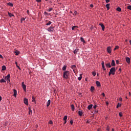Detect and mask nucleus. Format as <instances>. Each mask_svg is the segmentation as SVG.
Masks as SVG:
<instances>
[{"instance_id": "f257e3e1", "label": "nucleus", "mask_w": 131, "mask_h": 131, "mask_svg": "<svg viewBox=\"0 0 131 131\" xmlns=\"http://www.w3.org/2000/svg\"><path fill=\"white\" fill-rule=\"evenodd\" d=\"M115 71H116V69H115V68H114V67L110 69V71L108 73L109 76H110V75H111V74H112L113 75H114V74H115Z\"/></svg>"}, {"instance_id": "f03ea898", "label": "nucleus", "mask_w": 131, "mask_h": 131, "mask_svg": "<svg viewBox=\"0 0 131 131\" xmlns=\"http://www.w3.org/2000/svg\"><path fill=\"white\" fill-rule=\"evenodd\" d=\"M68 75H69V71H66L63 73V78H66V79H67V78H68Z\"/></svg>"}, {"instance_id": "7ed1b4c3", "label": "nucleus", "mask_w": 131, "mask_h": 131, "mask_svg": "<svg viewBox=\"0 0 131 131\" xmlns=\"http://www.w3.org/2000/svg\"><path fill=\"white\" fill-rule=\"evenodd\" d=\"M107 53H108V54H111L112 52V48H111V47L109 46L107 48V50H106Z\"/></svg>"}, {"instance_id": "20e7f679", "label": "nucleus", "mask_w": 131, "mask_h": 131, "mask_svg": "<svg viewBox=\"0 0 131 131\" xmlns=\"http://www.w3.org/2000/svg\"><path fill=\"white\" fill-rule=\"evenodd\" d=\"M47 30L49 32H54V27H49Z\"/></svg>"}, {"instance_id": "39448f33", "label": "nucleus", "mask_w": 131, "mask_h": 131, "mask_svg": "<svg viewBox=\"0 0 131 131\" xmlns=\"http://www.w3.org/2000/svg\"><path fill=\"white\" fill-rule=\"evenodd\" d=\"M21 86L24 91H25V92H26V85L24 84V82H23L21 83Z\"/></svg>"}, {"instance_id": "423d86ee", "label": "nucleus", "mask_w": 131, "mask_h": 131, "mask_svg": "<svg viewBox=\"0 0 131 131\" xmlns=\"http://www.w3.org/2000/svg\"><path fill=\"white\" fill-rule=\"evenodd\" d=\"M24 104H25L26 105L28 106V105H29V104H28V99L24 98Z\"/></svg>"}, {"instance_id": "0eeeda50", "label": "nucleus", "mask_w": 131, "mask_h": 131, "mask_svg": "<svg viewBox=\"0 0 131 131\" xmlns=\"http://www.w3.org/2000/svg\"><path fill=\"white\" fill-rule=\"evenodd\" d=\"M101 65H102L103 70L104 71L106 70V68H105V63H104V61H102Z\"/></svg>"}, {"instance_id": "6e6552de", "label": "nucleus", "mask_w": 131, "mask_h": 131, "mask_svg": "<svg viewBox=\"0 0 131 131\" xmlns=\"http://www.w3.org/2000/svg\"><path fill=\"white\" fill-rule=\"evenodd\" d=\"M10 74H8L7 75V76L5 77V79L7 80V81H10Z\"/></svg>"}, {"instance_id": "1a4fd4ad", "label": "nucleus", "mask_w": 131, "mask_h": 131, "mask_svg": "<svg viewBox=\"0 0 131 131\" xmlns=\"http://www.w3.org/2000/svg\"><path fill=\"white\" fill-rule=\"evenodd\" d=\"M13 93H14V94H13L14 97H15V98H16L17 97V90H16V89H14Z\"/></svg>"}, {"instance_id": "9d476101", "label": "nucleus", "mask_w": 131, "mask_h": 131, "mask_svg": "<svg viewBox=\"0 0 131 131\" xmlns=\"http://www.w3.org/2000/svg\"><path fill=\"white\" fill-rule=\"evenodd\" d=\"M126 61L128 64H129L130 63V58L129 57H126Z\"/></svg>"}, {"instance_id": "9b49d317", "label": "nucleus", "mask_w": 131, "mask_h": 131, "mask_svg": "<svg viewBox=\"0 0 131 131\" xmlns=\"http://www.w3.org/2000/svg\"><path fill=\"white\" fill-rule=\"evenodd\" d=\"M29 115L32 114V110H31V107H29Z\"/></svg>"}, {"instance_id": "f8f14e48", "label": "nucleus", "mask_w": 131, "mask_h": 131, "mask_svg": "<svg viewBox=\"0 0 131 131\" xmlns=\"http://www.w3.org/2000/svg\"><path fill=\"white\" fill-rule=\"evenodd\" d=\"M99 25L101 27L103 31H104V29H105V26H104L102 23L99 24Z\"/></svg>"}, {"instance_id": "ddd939ff", "label": "nucleus", "mask_w": 131, "mask_h": 131, "mask_svg": "<svg viewBox=\"0 0 131 131\" xmlns=\"http://www.w3.org/2000/svg\"><path fill=\"white\" fill-rule=\"evenodd\" d=\"M96 84L97 86H101V83L99 81H96Z\"/></svg>"}, {"instance_id": "4468645a", "label": "nucleus", "mask_w": 131, "mask_h": 131, "mask_svg": "<svg viewBox=\"0 0 131 131\" xmlns=\"http://www.w3.org/2000/svg\"><path fill=\"white\" fill-rule=\"evenodd\" d=\"M92 108H93V104H90V105H88V110H91L92 109Z\"/></svg>"}, {"instance_id": "2eb2a0df", "label": "nucleus", "mask_w": 131, "mask_h": 131, "mask_svg": "<svg viewBox=\"0 0 131 131\" xmlns=\"http://www.w3.org/2000/svg\"><path fill=\"white\" fill-rule=\"evenodd\" d=\"M51 105V100H49L47 103V107H49Z\"/></svg>"}, {"instance_id": "dca6fc26", "label": "nucleus", "mask_w": 131, "mask_h": 131, "mask_svg": "<svg viewBox=\"0 0 131 131\" xmlns=\"http://www.w3.org/2000/svg\"><path fill=\"white\" fill-rule=\"evenodd\" d=\"M71 107L72 111H74L75 110V107H74V105L71 104Z\"/></svg>"}, {"instance_id": "f3484780", "label": "nucleus", "mask_w": 131, "mask_h": 131, "mask_svg": "<svg viewBox=\"0 0 131 131\" xmlns=\"http://www.w3.org/2000/svg\"><path fill=\"white\" fill-rule=\"evenodd\" d=\"M105 66L106 67H108V68H111V64H110V62H109L108 63H106Z\"/></svg>"}, {"instance_id": "a211bd4d", "label": "nucleus", "mask_w": 131, "mask_h": 131, "mask_svg": "<svg viewBox=\"0 0 131 131\" xmlns=\"http://www.w3.org/2000/svg\"><path fill=\"white\" fill-rule=\"evenodd\" d=\"M80 40L81 41H82V42H83V43H85V40H84V39L83 38V37H81L80 38Z\"/></svg>"}, {"instance_id": "6ab92c4d", "label": "nucleus", "mask_w": 131, "mask_h": 131, "mask_svg": "<svg viewBox=\"0 0 131 131\" xmlns=\"http://www.w3.org/2000/svg\"><path fill=\"white\" fill-rule=\"evenodd\" d=\"M111 66H115V61H114V60H112Z\"/></svg>"}, {"instance_id": "aec40b11", "label": "nucleus", "mask_w": 131, "mask_h": 131, "mask_svg": "<svg viewBox=\"0 0 131 131\" xmlns=\"http://www.w3.org/2000/svg\"><path fill=\"white\" fill-rule=\"evenodd\" d=\"M78 114L79 116H82V114H83L82 111H79Z\"/></svg>"}, {"instance_id": "412c9836", "label": "nucleus", "mask_w": 131, "mask_h": 131, "mask_svg": "<svg viewBox=\"0 0 131 131\" xmlns=\"http://www.w3.org/2000/svg\"><path fill=\"white\" fill-rule=\"evenodd\" d=\"M106 7L107 10L110 9V4H107L106 5Z\"/></svg>"}, {"instance_id": "4be33fe9", "label": "nucleus", "mask_w": 131, "mask_h": 131, "mask_svg": "<svg viewBox=\"0 0 131 131\" xmlns=\"http://www.w3.org/2000/svg\"><path fill=\"white\" fill-rule=\"evenodd\" d=\"M79 51V49H75V50H74L73 53L74 54H76L78 53Z\"/></svg>"}, {"instance_id": "5701e85b", "label": "nucleus", "mask_w": 131, "mask_h": 131, "mask_svg": "<svg viewBox=\"0 0 131 131\" xmlns=\"http://www.w3.org/2000/svg\"><path fill=\"white\" fill-rule=\"evenodd\" d=\"M26 19V17L24 18V17H22L20 19V23H23V21H25V19Z\"/></svg>"}, {"instance_id": "b1692460", "label": "nucleus", "mask_w": 131, "mask_h": 131, "mask_svg": "<svg viewBox=\"0 0 131 131\" xmlns=\"http://www.w3.org/2000/svg\"><path fill=\"white\" fill-rule=\"evenodd\" d=\"M67 68V66L64 65L63 67H62V70L63 71H65L66 70V69Z\"/></svg>"}, {"instance_id": "393cba45", "label": "nucleus", "mask_w": 131, "mask_h": 131, "mask_svg": "<svg viewBox=\"0 0 131 131\" xmlns=\"http://www.w3.org/2000/svg\"><path fill=\"white\" fill-rule=\"evenodd\" d=\"M82 78V74H80L79 77L78 78V80H81Z\"/></svg>"}, {"instance_id": "a878e982", "label": "nucleus", "mask_w": 131, "mask_h": 131, "mask_svg": "<svg viewBox=\"0 0 131 131\" xmlns=\"http://www.w3.org/2000/svg\"><path fill=\"white\" fill-rule=\"evenodd\" d=\"M8 13L9 17H14V14H12L11 13L8 12Z\"/></svg>"}, {"instance_id": "bb28decb", "label": "nucleus", "mask_w": 131, "mask_h": 131, "mask_svg": "<svg viewBox=\"0 0 131 131\" xmlns=\"http://www.w3.org/2000/svg\"><path fill=\"white\" fill-rule=\"evenodd\" d=\"M91 91L92 93H93V92H94V91H95V87H94L93 86H91Z\"/></svg>"}, {"instance_id": "cd10ccee", "label": "nucleus", "mask_w": 131, "mask_h": 131, "mask_svg": "<svg viewBox=\"0 0 131 131\" xmlns=\"http://www.w3.org/2000/svg\"><path fill=\"white\" fill-rule=\"evenodd\" d=\"M47 11H48V12H51V11H53V8H49V9H47Z\"/></svg>"}, {"instance_id": "c85d7f7f", "label": "nucleus", "mask_w": 131, "mask_h": 131, "mask_svg": "<svg viewBox=\"0 0 131 131\" xmlns=\"http://www.w3.org/2000/svg\"><path fill=\"white\" fill-rule=\"evenodd\" d=\"M6 69H7V68L6 67V66H2V70L5 71V70H6Z\"/></svg>"}, {"instance_id": "c756f323", "label": "nucleus", "mask_w": 131, "mask_h": 131, "mask_svg": "<svg viewBox=\"0 0 131 131\" xmlns=\"http://www.w3.org/2000/svg\"><path fill=\"white\" fill-rule=\"evenodd\" d=\"M0 82H1V83L3 82H6V81L5 79H2L1 80H0Z\"/></svg>"}, {"instance_id": "7c9ffc66", "label": "nucleus", "mask_w": 131, "mask_h": 131, "mask_svg": "<svg viewBox=\"0 0 131 131\" xmlns=\"http://www.w3.org/2000/svg\"><path fill=\"white\" fill-rule=\"evenodd\" d=\"M7 5H8V6H9L10 7H13V4L12 3H8V4H7Z\"/></svg>"}, {"instance_id": "2f4dec72", "label": "nucleus", "mask_w": 131, "mask_h": 131, "mask_svg": "<svg viewBox=\"0 0 131 131\" xmlns=\"http://www.w3.org/2000/svg\"><path fill=\"white\" fill-rule=\"evenodd\" d=\"M14 53H15L16 56H18V55H19L20 54V52H19V51H15V52H14Z\"/></svg>"}, {"instance_id": "473e14b6", "label": "nucleus", "mask_w": 131, "mask_h": 131, "mask_svg": "<svg viewBox=\"0 0 131 131\" xmlns=\"http://www.w3.org/2000/svg\"><path fill=\"white\" fill-rule=\"evenodd\" d=\"M52 24V22L51 21H49L47 24V26H49V25H51Z\"/></svg>"}, {"instance_id": "72a5a7b5", "label": "nucleus", "mask_w": 131, "mask_h": 131, "mask_svg": "<svg viewBox=\"0 0 131 131\" xmlns=\"http://www.w3.org/2000/svg\"><path fill=\"white\" fill-rule=\"evenodd\" d=\"M117 11H118V12H120L121 11V8H120V7L117 8Z\"/></svg>"}, {"instance_id": "f704fd0d", "label": "nucleus", "mask_w": 131, "mask_h": 131, "mask_svg": "<svg viewBox=\"0 0 131 131\" xmlns=\"http://www.w3.org/2000/svg\"><path fill=\"white\" fill-rule=\"evenodd\" d=\"M118 49H119V46H117L115 47L114 50L115 51L116 50H118Z\"/></svg>"}, {"instance_id": "c9c22d12", "label": "nucleus", "mask_w": 131, "mask_h": 131, "mask_svg": "<svg viewBox=\"0 0 131 131\" xmlns=\"http://www.w3.org/2000/svg\"><path fill=\"white\" fill-rule=\"evenodd\" d=\"M67 116H64V118H63V120L64 121H67Z\"/></svg>"}, {"instance_id": "e433bc0d", "label": "nucleus", "mask_w": 131, "mask_h": 131, "mask_svg": "<svg viewBox=\"0 0 131 131\" xmlns=\"http://www.w3.org/2000/svg\"><path fill=\"white\" fill-rule=\"evenodd\" d=\"M119 107H121V104L118 103V104L117 105V108H119Z\"/></svg>"}, {"instance_id": "4c0bfd02", "label": "nucleus", "mask_w": 131, "mask_h": 131, "mask_svg": "<svg viewBox=\"0 0 131 131\" xmlns=\"http://www.w3.org/2000/svg\"><path fill=\"white\" fill-rule=\"evenodd\" d=\"M96 74H97V73H96V72H92V75H93V76H96Z\"/></svg>"}, {"instance_id": "58836bf2", "label": "nucleus", "mask_w": 131, "mask_h": 131, "mask_svg": "<svg viewBox=\"0 0 131 131\" xmlns=\"http://www.w3.org/2000/svg\"><path fill=\"white\" fill-rule=\"evenodd\" d=\"M74 68H76V66L75 65H72V69H74Z\"/></svg>"}, {"instance_id": "ea45409f", "label": "nucleus", "mask_w": 131, "mask_h": 131, "mask_svg": "<svg viewBox=\"0 0 131 131\" xmlns=\"http://www.w3.org/2000/svg\"><path fill=\"white\" fill-rule=\"evenodd\" d=\"M119 115L120 117H122V113L121 112L119 113Z\"/></svg>"}, {"instance_id": "a19ab883", "label": "nucleus", "mask_w": 131, "mask_h": 131, "mask_svg": "<svg viewBox=\"0 0 131 131\" xmlns=\"http://www.w3.org/2000/svg\"><path fill=\"white\" fill-rule=\"evenodd\" d=\"M75 27H77V26H73V27L72 28V30H74V29H75Z\"/></svg>"}, {"instance_id": "79ce46f5", "label": "nucleus", "mask_w": 131, "mask_h": 131, "mask_svg": "<svg viewBox=\"0 0 131 131\" xmlns=\"http://www.w3.org/2000/svg\"><path fill=\"white\" fill-rule=\"evenodd\" d=\"M106 130H107V131L110 130V128H109V126H107V127H106Z\"/></svg>"}, {"instance_id": "37998d69", "label": "nucleus", "mask_w": 131, "mask_h": 131, "mask_svg": "<svg viewBox=\"0 0 131 131\" xmlns=\"http://www.w3.org/2000/svg\"><path fill=\"white\" fill-rule=\"evenodd\" d=\"M78 12L77 11H74L73 15H77Z\"/></svg>"}, {"instance_id": "c03bdc74", "label": "nucleus", "mask_w": 131, "mask_h": 131, "mask_svg": "<svg viewBox=\"0 0 131 131\" xmlns=\"http://www.w3.org/2000/svg\"><path fill=\"white\" fill-rule=\"evenodd\" d=\"M119 100L120 102H122V98L120 97L119 99Z\"/></svg>"}, {"instance_id": "a18cd8bd", "label": "nucleus", "mask_w": 131, "mask_h": 131, "mask_svg": "<svg viewBox=\"0 0 131 131\" xmlns=\"http://www.w3.org/2000/svg\"><path fill=\"white\" fill-rule=\"evenodd\" d=\"M36 2H37V3H41V0H36Z\"/></svg>"}, {"instance_id": "49530a36", "label": "nucleus", "mask_w": 131, "mask_h": 131, "mask_svg": "<svg viewBox=\"0 0 131 131\" xmlns=\"http://www.w3.org/2000/svg\"><path fill=\"white\" fill-rule=\"evenodd\" d=\"M127 9H128V10H131V6H128L127 7Z\"/></svg>"}, {"instance_id": "de8ad7c7", "label": "nucleus", "mask_w": 131, "mask_h": 131, "mask_svg": "<svg viewBox=\"0 0 131 131\" xmlns=\"http://www.w3.org/2000/svg\"><path fill=\"white\" fill-rule=\"evenodd\" d=\"M49 124H53V121H52V120L50 121Z\"/></svg>"}, {"instance_id": "09e8293b", "label": "nucleus", "mask_w": 131, "mask_h": 131, "mask_svg": "<svg viewBox=\"0 0 131 131\" xmlns=\"http://www.w3.org/2000/svg\"><path fill=\"white\" fill-rule=\"evenodd\" d=\"M110 2V0H105V2L106 3V4H108V3H109Z\"/></svg>"}, {"instance_id": "8fccbe9b", "label": "nucleus", "mask_w": 131, "mask_h": 131, "mask_svg": "<svg viewBox=\"0 0 131 131\" xmlns=\"http://www.w3.org/2000/svg\"><path fill=\"white\" fill-rule=\"evenodd\" d=\"M70 123H71V125H73V121L71 120L70 121Z\"/></svg>"}, {"instance_id": "3c124183", "label": "nucleus", "mask_w": 131, "mask_h": 131, "mask_svg": "<svg viewBox=\"0 0 131 131\" xmlns=\"http://www.w3.org/2000/svg\"><path fill=\"white\" fill-rule=\"evenodd\" d=\"M90 122H91V121H90L89 120L86 121V123H90Z\"/></svg>"}, {"instance_id": "603ef678", "label": "nucleus", "mask_w": 131, "mask_h": 131, "mask_svg": "<svg viewBox=\"0 0 131 131\" xmlns=\"http://www.w3.org/2000/svg\"><path fill=\"white\" fill-rule=\"evenodd\" d=\"M16 67L19 69V70H21V68L18 66H17Z\"/></svg>"}, {"instance_id": "864d4df0", "label": "nucleus", "mask_w": 131, "mask_h": 131, "mask_svg": "<svg viewBox=\"0 0 131 131\" xmlns=\"http://www.w3.org/2000/svg\"><path fill=\"white\" fill-rule=\"evenodd\" d=\"M116 64H119V61L118 60H116Z\"/></svg>"}, {"instance_id": "5fc2aeb1", "label": "nucleus", "mask_w": 131, "mask_h": 131, "mask_svg": "<svg viewBox=\"0 0 131 131\" xmlns=\"http://www.w3.org/2000/svg\"><path fill=\"white\" fill-rule=\"evenodd\" d=\"M93 108L94 109H96V108H97V105H95L94 106H93Z\"/></svg>"}, {"instance_id": "6e6d98bb", "label": "nucleus", "mask_w": 131, "mask_h": 131, "mask_svg": "<svg viewBox=\"0 0 131 131\" xmlns=\"http://www.w3.org/2000/svg\"><path fill=\"white\" fill-rule=\"evenodd\" d=\"M90 7H91V8H93L94 7V5L91 4Z\"/></svg>"}, {"instance_id": "4d7b16f0", "label": "nucleus", "mask_w": 131, "mask_h": 131, "mask_svg": "<svg viewBox=\"0 0 131 131\" xmlns=\"http://www.w3.org/2000/svg\"><path fill=\"white\" fill-rule=\"evenodd\" d=\"M15 64H16V66H18V62L17 61H15Z\"/></svg>"}, {"instance_id": "13d9d810", "label": "nucleus", "mask_w": 131, "mask_h": 131, "mask_svg": "<svg viewBox=\"0 0 131 131\" xmlns=\"http://www.w3.org/2000/svg\"><path fill=\"white\" fill-rule=\"evenodd\" d=\"M44 14H45V15H48V12H47L45 11V12H44Z\"/></svg>"}, {"instance_id": "bf43d9fd", "label": "nucleus", "mask_w": 131, "mask_h": 131, "mask_svg": "<svg viewBox=\"0 0 131 131\" xmlns=\"http://www.w3.org/2000/svg\"><path fill=\"white\" fill-rule=\"evenodd\" d=\"M0 58H1L2 59H3V55H2L1 54H0Z\"/></svg>"}, {"instance_id": "052dcab7", "label": "nucleus", "mask_w": 131, "mask_h": 131, "mask_svg": "<svg viewBox=\"0 0 131 131\" xmlns=\"http://www.w3.org/2000/svg\"><path fill=\"white\" fill-rule=\"evenodd\" d=\"M119 71H120V72H121V68L119 69Z\"/></svg>"}, {"instance_id": "680f3d73", "label": "nucleus", "mask_w": 131, "mask_h": 131, "mask_svg": "<svg viewBox=\"0 0 131 131\" xmlns=\"http://www.w3.org/2000/svg\"><path fill=\"white\" fill-rule=\"evenodd\" d=\"M102 96H103V97H105V93H103L102 94Z\"/></svg>"}, {"instance_id": "e2e57ef3", "label": "nucleus", "mask_w": 131, "mask_h": 131, "mask_svg": "<svg viewBox=\"0 0 131 131\" xmlns=\"http://www.w3.org/2000/svg\"><path fill=\"white\" fill-rule=\"evenodd\" d=\"M32 102H35V99H32Z\"/></svg>"}, {"instance_id": "0e129e2a", "label": "nucleus", "mask_w": 131, "mask_h": 131, "mask_svg": "<svg viewBox=\"0 0 131 131\" xmlns=\"http://www.w3.org/2000/svg\"><path fill=\"white\" fill-rule=\"evenodd\" d=\"M67 122V121H64V124H66Z\"/></svg>"}, {"instance_id": "69168bd1", "label": "nucleus", "mask_w": 131, "mask_h": 131, "mask_svg": "<svg viewBox=\"0 0 131 131\" xmlns=\"http://www.w3.org/2000/svg\"><path fill=\"white\" fill-rule=\"evenodd\" d=\"M85 81H88V78H85Z\"/></svg>"}, {"instance_id": "338daca9", "label": "nucleus", "mask_w": 131, "mask_h": 131, "mask_svg": "<svg viewBox=\"0 0 131 131\" xmlns=\"http://www.w3.org/2000/svg\"><path fill=\"white\" fill-rule=\"evenodd\" d=\"M27 14H29V10H27Z\"/></svg>"}, {"instance_id": "774afa93", "label": "nucleus", "mask_w": 131, "mask_h": 131, "mask_svg": "<svg viewBox=\"0 0 131 131\" xmlns=\"http://www.w3.org/2000/svg\"><path fill=\"white\" fill-rule=\"evenodd\" d=\"M129 43H130V45H131V40H129Z\"/></svg>"}]
</instances>
